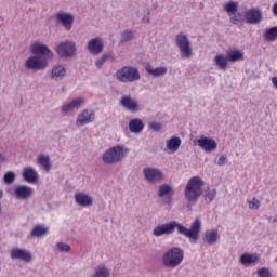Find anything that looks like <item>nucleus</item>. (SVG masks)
Here are the masks:
<instances>
[{
    "mask_svg": "<svg viewBox=\"0 0 277 277\" xmlns=\"http://www.w3.org/2000/svg\"><path fill=\"white\" fill-rule=\"evenodd\" d=\"M176 229L179 235H183L186 239H189L190 243H197L198 239H200V233L202 232V220H200V217H196L190 223L189 228L176 221L167 222L164 224L157 225L153 229V235L154 237L174 235Z\"/></svg>",
    "mask_w": 277,
    "mask_h": 277,
    "instance_id": "1",
    "label": "nucleus"
},
{
    "mask_svg": "<svg viewBox=\"0 0 277 277\" xmlns=\"http://www.w3.org/2000/svg\"><path fill=\"white\" fill-rule=\"evenodd\" d=\"M205 192V180L200 176H193L186 183L184 188V198L187 202H198V198Z\"/></svg>",
    "mask_w": 277,
    "mask_h": 277,
    "instance_id": "2",
    "label": "nucleus"
},
{
    "mask_svg": "<svg viewBox=\"0 0 277 277\" xmlns=\"http://www.w3.org/2000/svg\"><path fill=\"white\" fill-rule=\"evenodd\" d=\"M185 259V251L181 247L168 249L161 256V265L166 269H176Z\"/></svg>",
    "mask_w": 277,
    "mask_h": 277,
    "instance_id": "3",
    "label": "nucleus"
},
{
    "mask_svg": "<svg viewBox=\"0 0 277 277\" xmlns=\"http://www.w3.org/2000/svg\"><path fill=\"white\" fill-rule=\"evenodd\" d=\"M129 155V147L119 144L109 147L102 154V161L105 166H114L120 163Z\"/></svg>",
    "mask_w": 277,
    "mask_h": 277,
    "instance_id": "4",
    "label": "nucleus"
},
{
    "mask_svg": "<svg viewBox=\"0 0 277 277\" xmlns=\"http://www.w3.org/2000/svg\"><path fill=\"white\" fill-rule=\"evenodd\" d=\"M115 77L117 81H120V83H135L136 81H140V79H142V76L140 75V69L133 66H123L119 68L116 71Z\"/></svg>",
    "mask_w": 277,
    "mask_h": 277,
    "instance_id": "5",
    "label": "nucleus"
},
{
    "mask_svg": "<svg viewBox=\"0 0 277 277\" xmlns=\"http://www.w3.org/2000/svg\"><path fill=\"white\" fill-rule=\"evenodd\" d=\"M175 47H177L181 57H184L185 60H189V57L194 55L192 41L184 32H179L175 36Z\"/></svg>",
    "mask_w": 277,
    "mask_h": 277,
    "instance_id": "6",
    "label": "nucleus"
},
{
    "mask_svg": "<svg viewBox=\"0 0 277 277\" xmlns=\"http://www.w3.org/2000/svg\"><path fill=\"white\" fill-rule=\"evenodd\" d=\"M223 10L229 16V22L233 25H239L241 23V13H239V2L237 1H227L223 4Z\"/></svg>",
    "mask_w": 277,
    "mask_h": 277,
    "instance_id": "7",
    "label": "nucleus"
},
{
    "mask_svg": "<svg viewBox=\"0 0 277 277\" xmlns=\"http://www.w3.org/2000/svg\"><path fill=\"white\" fill-rule=\"evenodd\" d=\"M55 52L60 57H72L77 53V44L74 41L65 40L56 45Z\"/></svg>",
    "mask_w": 277,
    "mask_h": 277,
    "instance_id": "8",
    "label": "nucleus"
},
{
    "mask_svg": "<svg viewBox=\"0 0 277 277\" xmlns=\"http://www.w3.org/2000/svg\"><path fill=\"white\" fill-rule=\"evenodd\" d=\"M195 146H199L203 153H215L217 150V141L213 137L200 135L194 141Z\"/></svg>",
    "mask_w": 277,
    "mask_h": 277,
    "instance_id": "9",
    "label": "nucleus"
},
{
    "mask_svg": "<svg viewBox=\"0 0 277 277\" xmlns=\"http://www.w3.org/2000/svg\"><path fill=\"white\" fill-rule=\"evenodd\" d=\"M47 66H49V61L47 57L36 54L28 57L25 62V67L28 70H44Z\"/></svg>",
    "mask_w": 277,
    "mask_h": 277,
    "instance_id": "10",
    "label": "nucleus"
},
{
    "mask_svg": "<svg viewBox=\"0 0 277 277\" xmlns=\"http://www.w3.org/2000/svg\"><path fill=\"white\" fill-rule=\"evenodd\" d=\"M55 19L64 27L65 31H70L72 25H75V15L70 12L58 11L55 14Z\"/></svg>",
    "mask_w": 277,
    "mask_h": 277,
    "instance_id": "11",
    "label": "nucleus"
},
{
    "mask_svg": "<svg viewBox=\"0 0 277 277\" xmlns=\"http://www.w3.org/2000/svg\"><path fill=\"white\" fill-rule=\"evenodd\" d=\"M143 174L147 183H161V181L166 179V175L161 170L153 167L143 169Z\"/></svg>",
    "mask_w": 277,
    "mask_h": 277,
    "instance_id": "12",
    "label": "nucleus"
},
{
    "mask_svg": "<svg viewBox=\"0 0 277 277\" xmlns=\"http://www.w3.org/2000/svg\"><path fill=\"white\" fill-rule=\"evenodd\" d=\"M68 77V69L63 64H55L50 69V80L55 83L64 81Z\"/></svg>",
    "mask_w": 277,
    "mask_h": 277,
    "instance_id": "13",
    "label": "nucleus"
},
{
    "mask_svg": "<svg viewBox=\"0 0 277 277\" xmlns=\"http://www.w3.org/2000/svg\"><path fill=\"white\" fill-rule=\"evenodd\" d=\"M10 256L13 261H23L24 263H31L34 261L31 251L23 248H13L10 252Z\"/></svg>",
    "mask_w": 277,
    "mask_h": 277,
    "instance_id": "14",
    "label": "nucleus"
},
{
    "mask_svg": "<svg viewBox=\"0 0 277 277\" xmlns=\"http://www.w3.org/2000/svg\"><path fill=\"white\" fill-rule=\"evenodd\" d=\"M95 119L96 113H94V110L83 109L76 118V127H85L87 124H92Z\"/></svg>",
    "mask_w": 277,
    "mask_h": 277,
    "instance_id": "15",
    "label": "nucleus"
},
{
    "mask_svg": "<svg viewBox=\"0 0 277 277\" xmlns=\"http://www.w3.org/2000/svg\"><path fill=\"white\" fill-rule=\"evenodd\" d=\"M105 49V41L101 37H95L87 42V51L91 55H101Z\"/></svg>",
    "mask_w": 277,
    "mask_h": 277,
    "instance_id": "16",
    "label": "nucleus"
},
{
    "mask_svg": "<svg viewBox=\"0 0 277 277\" xmlns=\"http://www.w3.org/2000/svg\"><path fill=\"white\" fill-rule=\"evenodd\" d=\"M30 53H32V55H43L45 60H53L54 57L53 51H51L47 44L41 42L32 43L30 45Z\"/></svg>",
    "mask_w": 277,
    "mask_h": 277,
    "instance_id": "17",
    "label": "nucleus"
},
{
    "mask_svg": "<svg viewBox=\"0 0 277 277\" xmlns=\"http://www.w3.org/2000/svg\"><path fill=\"white\" fill-rule=\"evenodd\" d=\"M119 103L123 109L132 114H137L141 109L140 102L131 95H123Z\"/></svg>",
    "mask_w": 277,
    "mask_h": 277,
    "instance_id": "18",
    "label": "nucleus"
},
{
    "mask_svg": "<svg viewBox=\"0 0 277 277\" xmlns=\"http://www.w3.org/2000/svg\"><path fill=\"white\" fill-rule=\"evenodd\" d=\"M85 105V97H76L74 100H70L69 102H66L62 105L61 111L66 116L67 114H71V111H75V109H79L80 107H83Z\"/></svg>",
    "mask_w": 277,
    "mask_h": 277,
    "instance_id": "19",
    "label": "nucleus"
},
{
    "mask_svg": "<svg viewBox=\"0 0 277 277\" xmlns=\"http://www.w3.org/2000/svg\"><path fill=\"white\" fill-rule=\"evenodd\" d=\"M74 200L78 207H92L94 205V198L85 192H79L74 195Z\"/></svg>",
    "mask_w": 277,
    "mask_h": 277,
    "instance_id": "20",
    "label": "nucleus"
},
{
    "mask_svg": "<svg viewBox=\"0 0 277 277\" xmlns=\"http://www.w3.org/2000/svg\"><path fill=\"white\" fill-rule=\"evenodd\" d=\"M22 176L26 183L30 184H35L40 181V174H38V170L31 166L24 167Z\"/></svg>",
    "mask_w": 277,
    "mask_h": 277,
    "instance_id": "21",
    "label": "nucleus"
},
{
    "mask_svg": "<svg viewBox=\"0 0 277 277\" xmlns=\"http://www.w3.org/2000/svg\"><path fill=\"white\" fill-rule=\"evenodd\" d=\"M16 200H29L34 196V188L27 185H18L14 189Z\"/></svg>",
    "mask_w": 277,
    "mask_h": 277,
    "instance_id": "22",
    "label": "nucleus"
},
{
    "mask_svg": "<svg viewBox=\"0 0 277 277\" xmlns=\"http://www.w3.org/2000/svg\"><path fill=\"white\" fill-rule=\"evenodd\" d=\"M36 164L42 170V172H51L53 170V162L51 157L47 154H39L36 159Z\"/></svg>",
    "mask_w": 277,
    "mask_h": 277,
    "instance_id": "23",
    "label": "nucleus"
},
{
    "mask_svg": "<svg viewBox=\"0 0 277 277\" xmlns=\"http://www.w3.org/2000/svg\"><path fill=\"white\" fill-rule=\"evenodd\" d=\"M261 261L259 253H242L239 258L240 265L243 267H252Z\"/></svg>",
    "mask_w": 277,
    "mask_h": 277,
    "instance_id": "24",
    "label": "nucleus"
},
{
    "mask_svg": "<svg viewBox=\"0 0 277 277\" xmlns=\"http://www.w3.org/2000/svg\"><path fill=\"white\" fill-rule=\"evenodd\" d=\"M245 18L249 25H258L263 21V12L259 9H249L245 13Z\"/></svg>",
    "mask_w": 277,
    "mask_h": 277,
    "instance_id": "25",
    "label": "nucleus"
},
{
    "mask_svg": "<svg viewBox=\"0 0 277 277\" xmlns=\"http://www.w3.org/2000/svg\"><path fill=\"white\" fill-rule=\"evenodd\" d=\"M202 241L206 246H215L220 241V230L212 228L203 233Z\"/></svg>",
    "mask_w": 277,
    "mask_h": 277,
    "instance_id": "26",
    "label": "nucleus"
},
{
    "mask_svg": "<svg viewBox=\"0 0 277 277\" xmlns=\"http://www.w3.org/2000/svg\"><path fill=\"white\" fill-rule=\"evenodd\" d=\"M172 196H174V187H172L169 184H162L159 186L158 197L167 198L164 201V205H170V202H172V200L170 199V198H172Z\"/></svg>",
    "mask_w": 277,
    "mask_h": 277,
    "instance_id": "27",
    "label": "nucleus"
},
{
    "mask_svg": "<svg viewBox=\"0 0 277 277\" xmlns=\"http://www.w3.org/2000/svg\"><path fill=\"white\" fill-rule=\"evenodd\" d=\"M181 137L179 136H172L171 138L167 140L166 142V151L169 155H174V153L179 151V148H181Z\"/></svg>",
    "mask_w": 277,
    "mask_h": 277,
    "instance_id": "28",
    "label": "nucleus"
},
{
    "mask_svg": "<svg viewBox=\"0 0 277 277\" xmlns=\"http://www.w3.org/2000/svg\"><path fill=\"white\" fill-rule=\"evenodd\" d=\"M145 70L151 77H156V78L166 77V75H168V67H166V66L154 67L153 65L147 64L145 66Z\"/></svg>",
    "mask_w": 277,
    "mask_h": 277,
    "instance_id": "29",
    "label": "nucleus"
},
{
    "mask_svg": "<svg viewBox=\"0 0 277 277\" xmlns=\"http://www.w3.org/2000/svg\"><path fill=\"white\" fill-rule=\"evenodd\" d=\"M227 58L232 63L243 62V60H246V55L243 54V51H241L237 48H234V49L227 51Z\"/></svg>",
    "mask_w": 277,
    "mask_h": 277,
    "instance_id": "30",
    "label": "nucleus"
},
{
    "mask_svg": "<svg viewBox=\"0 0 277 277\" xmlns=\"http://www.w3.org/2000/svg\"><path fill=\"white\" fill-rule=\"evenodd\" d=\"M214 65H216L220 70H226L228 68V55H224L222 53H219L213 58Z\"/></svg>",
    "mask_w": 277,
    "mask_h": 277,
    "instance_id": "31",
    "label": "nucleus"
},
{
    "mask_svg": "<svg viewBox=\"0 0 277 277\" xmlns=\"http://www.w3.org/2000/svg\"><path fill=\"white\" fill-rule=\"evenodd\" d=\"M129 129L131 133H142L144 131V122L138 118L132 119L129 122Z\"/></svg>",
    "mask_w": 277,
    "mask_h": 277,
    "instance_id": "32",
    "label": "nucleus"
},
{
    "mask_svg": "<svg viewBox=\"0 0 277 277\" xmlns=\"http://www.w3.org/2000/svg\"><path fill=\"white\" fill-rule=\"evenodd\" d=\"M49 235V227L42 224L36 225L30 232L31 237H47Z\"/></svg>",
    "mask_w": 277,
    "mask_h": 277,
    "instance_id": "33",
    "label": "nucleus"
},
{
    "mask_svg": "<svg viewBox=\"0 0 277 277\" xmlns=\"http://www.w3.org/2000/svg\"><path fill=\"white\" fill-rule=\"evenodd\" d=\"M53 252H55V254H60V253H65L68 254V252H70L71 247L70 245L66 243V242H56L55 246L52 248Z\"/></svg>",
    "mask_w": 277,
    "mask_h": 277,
    "instance_id": "34",
    "label": "nucleus"
},
{
    "mask_svg": "<svg viewBox=\"0 0 277 277\" xmlns=\"http://www.w3.org/2000/svg\"><path fill=\"white\" fill-rule=\"evenodd\" d=\"M264 38L267 42H274L277 40V26L268 28L264 32Z\"/></svg>",
    "mask_w": 277,
    "mask_h": 277,
    "instance_id": "35",
    "label": "nucleus"
},
{
    "mask_svg": "<svg viewBox=\"0 0 277 277\" xmlns=\"http://www.w3.org/2000/svg\"><path fill=\"white\" fill-rule=\"evenodd\" d=\"M90 277H109V268L106 266H97Z\"/></svg>",
    "mask_w": 277,
    "mask_h": 277,
    "instance_id": "36",
    "label": "nucleus"
},
{
    "mask_svg": "<svg viewBox=\"0 0 277 277\" xmlns=\"http://www.w3.org/2000/svg\"><path fill=\"white\" fill-rule=\"evenodd\" d=\"M247 205L250 211H259V209H261V201L256 197L247 199Z\"/></svg>",
    "mask_w": 277,
    "mask_h": 277,
    "instance_id": "37",
    "label": "nucleus"
},
{
    "mask_svg": "<svg viewBox=\"0 0 277 277\" xmlns=\"http://www.w3.org/2000/svg\"><path fill=\"white\" fill-rule=\"evenodd\" d=\"M135 38L133 30H124L121 34V42H131Z\"/></svg>",
    "mask_w": 277,
    "mask_h": 277,
    "instance_id": "38",
    "label": "nucleus"
},
{
    "mask_svg": "<svg viewBox=\"0 0 277 277\" xmlns=\"http://www.w3.org/2000/svg\"><path fill=\"white\" fill-rule=\"evenodd\" d=\"M3 181L6 185H12L14 181H16V173L13 171H9L4 174Z\"/></svg>",
    "mask_w": 277,
    "mask_h": 277,
    "instance_id": "39",
    "label": "nucleus"
},
{
    "mask_svg": "<svg viewBox=\"0 0 277 277\" xmlns=\"http://www.w3.org/2000/svg\"><path fill=\"white\" fill-rule=\"evenodd\" d=\"M215 198H217V190L216 189L208 190L205 195V200L208 203L213 202V200H215Z\"/></svg>",
    "mask_w": 277,
    "mask_h": 277,
    "instance_id": "40",
    "label": "nucleus"
},
{
    "mask_svg": "<svg viewBox=\"0 0 277 277\" xmlns=\"http://www.w3.org/2000/svg\"><path fill=\"white\" fill-rule=\"evenodd\" d=\"M141 21L144 25H150V9L149 8L143 9V16H142Z\"/></svg>",
    "mask_w": 277,
    "mask_h": 277,
    "instance_id": "41",
    "label": "nucleus"
},
{
    "mask_svg": "<svg viewBox=\"0 0 277 277\" xmlns=\"http://www.w3.org/2000/svg\"><path fill=\"white\" fill-rule=\"evenodd\" d=\"M107 60H109V54H104L100 58H97L95 61L96 68H103V65L105 64V62H107Z\"/></svg>",
    "mask_w": 277,
    "mask_h": 277,
    "instance_id": "42",
    "label": "nucleus"
},
{
    "mask_svg": "<svg viewBox=\"0 0 277 277\" xmlns=\"http://www.w3.org/2000/svg\"><path fill=\"white\" fill-rule=\"evenodd\" d=\"M258 276L259 277H272V272H269V268L262 267L258 269Z\"/></svg>",
    "mask_w": 277,
    "mask_h": 277,
    "instance_id": "43",
    "label": "nucleus"
},
{
    "mask_svg": "<svg viewBox=\"0 0 277 277\" xmlns=\"http://www.w3.org/2000/svg\"><path fill=\"white\" fill-rule=\"evenodd\" d=\"M149 129H151V131L159 132V131H161V123L150 122Z\"/></svg>",
    "mask_w": 277,
    "mask_h": 277,
    "instance_id": "44",
    "label": "nucleus"
},
{
    "mask_svg": "<svg viewBox=\"0 0 277 277\" xmlns=\"http://www.w3.org/2000/svg\"><path fill=\"white\" fill-rule=\"evenodd\" d=\"M216 163L217 166H226V156L221 155Z\"/></svg>",
    "mask_w": 277,
    "mask_h": 277,
    "instance_id": "45",
    "label": "nucleus"
},
{
    "mask_svg": "<svg viewBox=\"0 0 277 277\" xmlns=\"http://www.w3.org/2000/svg\"><path fill=\"white\" fill-rule=\"evenodd\" d=\"M1 163H8V156L0 153V166Z\"/></svg>",
    "mask_w": 277,
    "mask_h": 277,
    "instance_id": "46",
    "label": "nucleus"
},
{
    "mask_svg": "<svg viewBox=\"0 0 277 277\" xmlns=\"http://www.w3.org/2000/svg\"><path fill=\"white\" fill-rule=\"evenodd\" d=\"M272 13H273V16H277V2H275L272 6Z\"/></svg>",
    "mask_w": 277,
    "mask_h": 277,
    "instance_id": "47",
    "label": "nucleus"
},
{
    "mask_svg": "<svg viewBox=\"0 0 277 277\" xmlns=\"http://www.w3.org/2000/svg\"><path fill=\"white\" fill-rule=\"evenodd\" d=\"M272 83H273L274 88L277 90V76L272 78Z\"/></svg>",
    "mask_w": 277,
    "mask_h": 277,
    "instance_id": "48",
    "label": "nucleus"
},
{
    "mask_svg": "<svg viewBox=\"0 0 277 277\" xmlns=\"http://www.w3.org/2000/svg\"><path fill=\"white\" fill-rule=\"evenodd\" d=\"M3 198V190L0 189V200Z\"/></svg>",
    "mask_w": 277,
    "mask_h": 277,
    "instance_id": "49",
    "label": "nucleus"
},
{
    "mask_svg": "<svg viewBox=\"0 0 277 277\" xmlns=\"http://www.w3.org/2000/svg\"><path fill=\"white\" fill-rule=\"evenodd\" d=\"M2 212H3V207L0 203V213H2Z\"/></svg>",
    "mask_w": 277,
    "mask_h": 277,
    "instance_id": "50",
    "label": "nucleus"
},
{
    "mask_svg": "<svg viewBox=\"0 0 277 277\" xmlns=\"http://www.w3.org/2000/svg\"><path fill=\"white\" fill-rule=\"evenodd\" d=\"M0 88H1V80H0Z\"/></svg>",
    "mask_w": 277,
    "mask_h": 277,
    "instance_id": "51",
    "label": "nucleus"
}]
</instances>
